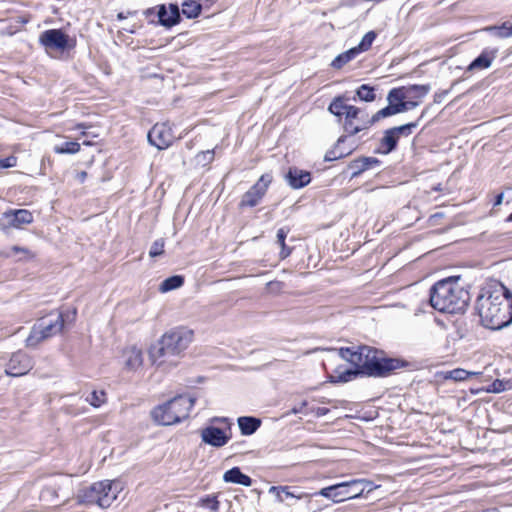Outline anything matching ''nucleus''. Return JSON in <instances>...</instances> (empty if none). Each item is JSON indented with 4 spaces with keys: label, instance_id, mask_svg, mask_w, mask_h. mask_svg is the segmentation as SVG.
<instances>
[{
    "label": "nucleus",
    "instance_id": "0e129e2a",
    "mask_svg": "<svg viewBox=\"0 0 512 512\" xmlns=\"http://www.w3.org/2000/svg\"><path fill=\"white\" fill-rule=\"evenodd\" d=\"M506 221L507 222H512V213L507 217Z\"/></svg>",
    "mask_w": 512,
    "mask_h": 512
},
{
    "label": "nucleus",
    "instance_id": "9d476101",
    "mask_svg": "<svg viewBox=\"0 0 512 512\" xmlns=\"http://www.w3.org/2000/svg\"><path fill=\"white\" fill-rule=\"evenodd\" d=\"M34 366L33 359L24 351L13 353L5 365V374L20 377L27 374Z\"/></svg>",
    "mask_w": 512,
    "mask_h": 512
},
{
    "label": "nucleus",
    "instance_id": "5701e85b",
    "mask_svg": "<svg viewBox=\"0 0 512 512\" xmlns=\"http://www.w3.org/2000/svg\"><path fill=\"white\" fill-rule=\"evenodd\" d=\"M347 139L346 135H342L338 138L337 143L335 146L326 152L324 156V160L327 162L334 161L337 159L344 158L352 153V148H348L346 150H343L341 148V144L344 143Z\"/></svg>",
    "mask_w": 512,
    "mask_h": 512
},
{
    "label": "nucleus",
    "instance_id": "864d4df0",
    "mask_svg": "<svg viewBox=\"0 0 512 512\" xmlns=\"http://www.w3.org/2000/svg\"><path fill=\"white\" fill-rule=\"evenodd\" d=\"M361 480H362V482H361L360 487H363L364 489L368 488V492L372 491L375 488L371 481L366 480V479H361Z\"/></svg>",
    "mask_w": 512,
    "mask_h": 512
},
{
    "label": "nucleus",
    "instance_id": "c85d7f7f",
    "mask_svg": "<svg viewBox=\"0 0 512 512\" xmlns=\"http://www.w3.org/2000/svg\"><path fill=\"white\" fill-rule=\"evenodd\" d=\"M349 108H357L353 105H347L344 103V100L342 97H336L333 99V101L330 103L328 110L333 115L337 116L339 119V123L343 121V117L347 116V112L349 111Z\"/></svg>",
    "mask_w": 512,
    "mask_h": 512
},
{
    "label": "nucleus",
    "instance_id": "3c124183",
    "mask_svg": "<svg viewBox=\"0 0 512 512\" xmlns=\"http://www.w3.org/2000/svg\"><path fill=\"white\" fill-rule=\"evenodd\" d=\"M492 387V391L496 393L502 392L504 390L503 383L499 380L494 381Z\"/></svg>",
    "mask_w": 512,
    "mask_h": 512
},
{
    "label": "nucleus",
    "instance_id": "c756f323",
    "mask_svg": "<svg viewBox=\"0 0 512 512\" xmlns=\"http://www.w3.org/2000/svg\"><path fill=\"white\" fill-rule=\"evenodd\" d=\"M269 493L274 494L279 502H284L286 498L301 499L304 496L303 494L294 493L288 486H272Z\"/></svg>",
    "mask_w": 512,
    "mask_h": 512
},
{
    "label": "nucleus",
    "instance_id": "e2e57ef3",
    "mask_svg": "<svg viewBox=\"0 0 512 512\" xmlns=\"http://www.w3.org/2000/svg\"><path fill=\"white\" fill-rule=\"evenodd\" d=\"M125 31H127L128 33H135L134 28H125Z\"/></svg>",
    "mask_w": 512,
    "mask_h": 512
},
{
    "label": "nucleus",
    "instance_id": "13d9d810",
    "mask_svg": "<svg viewBox=\"0 0 512 512\" xmlns=\"http://www.w3.org/2000/svg\"><path fill=\"white\" fill-rule=\"evenodd\" d=\"M76 178L80 183H83L85 181V179L87 178V172H85V171L78 172L76 175Z\"/></svg>",
    "mask_w": 512,
    "mask_h": 512
},
{
    "label": "nucleus",
    "instance_id": "bb28decb",
    "mask_svg": "<svg viewBox=\"0 0 512 512\" xmlns=\"http://www.w3.org/2000/svg\"><path fill=\"white\" fill-rule=\"evenodd\" d=\"M359 375H362V373H360V371L355 368H349V369L342 370L339 367L335 370L334 374H331L329 376V381L331 383H346V382H349L352 379L356 378Z\"/></svg>",
    "mask_w": 512,
    "mask_h": 512
},
{
    "label": "nucleus",
    "instance_id": "a211bd4d",
    "mask_svg": "<svg viewBox=\"0 0 512 512\" xmlns=\"http://www.w3.org/2000/svg\"><path fill=\"white\" fill-rule=\"evenodd\" d=\"M287 183L293 189H301L311 182V175L308 171L290 167L285 175Z\"/></svg>",
    "mask_w": 512,
    "mask_h": 512
},
{
    "label": "nucleus",
    "instance_id": "79ce46f5",
    "mask_svg": "<svg viewBox=\"0 0 512 512\" xmlns=\"http://www.w3.org/2000/svg\"><path fill=\"white\" fill-rule=\"evenodd\" d=\"M422 117H423V114L418 118L417 121L410 122V123H407V124H404L401 126L392 127V130L395 132V134L398 136V138H400L401 136L408 137L412 134L413 129H415L418 126L419 121Z\"/></svg>",
    "mask_w": 512,
    "mask_h": 512
},
{
    "label": "nucleus",
    "instance_id": "7ed1b4c3",
    "mask_svg": "<svg viewBox=\"0 0 512 512\" xmlns=\"http://www.w3.org/2000/svg\"><path fill=\"white\" fill-rule=\"evenodd\" d=\"M192 340V330L185 327L172 329L150 348V359L153 364L163 369L176 366L178 357L188 348Z\"/></svg>",
    "mask_w": 512,
    "mask_h": 512
},
{
    "label": "nucleus",
    "instance_id": "473e14b6",
    "mask_svg": "<svg viewBox=\"0 0 512 512\" xmlns=\"http://www.w3.org/2000/svg\"><path fill=\"white\" fill-rule=\"evenodd\" d=\"M483 30L499 38H508L512 36V24H509V22H504L500 26H487Z\"/></svg>",
    "mask_w": 512,
    "mask_h": 512
},
{
    "label": "nucleus",
    "instance_id": "9b49d317",
    "mask_svg": "<svg viewBox=\"0 0 512 512\" xmlns=\"http://www.w3.org/2000/svg\"><path fill=\"white\" fill-rule=\"evenodd\" d=\"M70 315L71 320H74L76 316V309H74L71 313L67 312L66 314L60 311H53L46 317L40 318L37 322L50 337H53L63 330L65 321L66 319L70 318Z\"/></svg>",
    "mask_w": 512,
    "mask_h": 512
},
{
    "label": "nucleus",
    "instance_id": "f8f14e48",
    "mask_svg": "<svg viewBox=\"0 0 512 512\" xmlns=\"http://www.w3.org/2000/svg\"><path fill=\"white\" fill-rule=\"evenodd\" d=\"M371 347L359 346L356 349L345 347L339 349V356L352 364L355 369L359 370L362 375L365 374V365L370 354L372 353Z\"/></svg>",
    "mask_w": 512,
    "mask_h": 512
},
{
    "label": "nucleus",
    "instance_id": "680f3d73",
    "mask_svg": "<svg viewBox=\"0 0 512 512\" xmlns=\"http://www.w3.org/2000/svg\"><path fill=\"white\" fill-rule=\"evenodd\" d=\"M155 14V8H148L147 10L144 11V15L146 17H150L151 15H154Z\"/></svg>",
    "mask_w": 512,
    "mask_h": 512
},
{
    "label": "nucleus",
    "instance_id": "de8ad7c7",
    "mask_svg": "<svg viewBox=\"0 0 512 512\" xmlns=\"http://www.w3.org/2000/svg\"><path fill=\"white\" fill-rule=\"evenodd\" d=\"M12 251L14 253H19V252L23 253L24 254L23 258L33 257L32 253L28 249H26V248H21V247H18V246H14L12 248ZM20 259H22V257H20Z\"/></svg>",
    "mask_w": 512,
    "mask_h": 512
},
{
    "label": "nucleus",
    "instance_id": "a878e982",
    "mask_svg": "<svg viewBox=\"0 0 512 512\" xmlns=\"http://www.w3.org/2000/svg\"><path fill=\"white\" fill-rule=\"evenodd\" d=\"M6 218L9 219L10 225L20 227L24 224H30L33 221V215L30 211L25 209L15 210L12 213H7Z\"/></svg>",
    "mask_w": 512,
    "mask_h": 512
},
{
    "label": "nucleus",
    "instance_id": "0eeeda50",
    "mask_svg": "<svg viewBox=\"0 0 512 512\" xmlns=\"http://www.w3.org/2000/svg\"><path fill=\"white\" fill-rule=\"evenodd\" d=\"M362 480H350L340 482L320 489L316 495L331 499L334 503H340L345 500L359 498L364 493V488L360 487Z\"/></svg>",
    "mask_w": 512,
    "mask_h": 512
},
{
    "label": "nucleus",
    "instance_id": "423d86ee",
    "mask_svg": "<svg viewBox=\"0 0 512 512\" xmlns=\"http://www.w3.org/2000/svg\"><path fill=\"white\" fill-rule=\"evenodd\" d=\"M409 363L400 358L384 356L382 351L372 349L370 358L365 365V374L369 377L384 378L390 376L394 371L405 368Z\"/></svg>",
    "mask_w": 512,
    "mask_h": 512
},
{
    "label": "nucleus",
    "instance_id": "8fccbe9b",
    "mask_svg": "<svg viewBox=\"0 0 512 512\" xmlns=\"http://www.w3.org/2000/svg\"><path fill=\"white\" fill-rule=\"evenodd\" d=\"M211 422L212 423H225L228 425V430H230V425H231V422L229 420V418H226V417H214L211 419Z\"/></svg>",
    "mask_w": 512,
    "mask_h": 512
},
{
    "label": "nucleus",
    "instance_id": "393cba45",
    "mask_svg": "<svg viewBox=\"0 0 512 512\" xmlns=\"http://www.w3.org/2000/svg\"><path fill=\"white\" fill-rule=\"evenodd\" d=\"M402 112H404L403 104L395 105V104L388 103V105L386 107L380 109L371 118H369V122H367V123L375 124L383 118H387V117H390V116H393V115H396V114H399Z\"/></svg>",
    "mask_w": 512,
    "mask_h": 512
},
{
    "label": "nucleus",
    "instance_id": "5fc2aeb1",
    "mask_svg": "<svg viewBox=\"0 0 512 512\" xmlns=\"http://www.w3.org/2000/svg\"><path fill=\"white\" fill-rule=\"evenodd\" d=\"M136 14V11H128L126 14L124 12H119L117 14V19L118 20H124L126 19L128 16H133Z\"/></svg>",
    "mask_w": 512,
    "mask_h": 512
},
{
    "label": "nucleus",
    "instance_id": "58836bf2",
    "mask_svg": "<svg viewBox=\"0 0 512 512\" xmlns=\"http://www.w3.org/2000/svg\"><path fill=\"white\" fill-rule=\"evenodd\" d=\"M288 232H289V230H287L285 228H280L277 231V243L281 246V252H280L281 259H285L291 253V249L285 243Z\"/></svg>",
    "mask_w": 512,
    "mask_h": 512
},
{
    "label": "nucleus",
    "instance_id": "6e6d98bb",
    "mask_svg": "<svg viewBox=\"0 0 512 512\" xmlns=\"http://www.w3.org/2000/svg\"><path fill=\"white\" fill-rule=\"evenodd\" d=\"M202 155L205 160L211 161L214 157V151L213 150H207L205 152H202Z\"/></svg>",
    "mask_w": 512,
    "mask_h": 512
},
{
    "label": "nucleus",
    "instance_id": "4468645a",
    "mask_svg": "<svg viewBox=\"0 0 512 512\" xmlns=\"http://www.w3.org/2000/svg\"><path fill=\"white\" fill-rule=\"evenodd\" d=\"M148 141L159 150L170 147L174 141L172 129L165 123L155 124L148 132Z\"/></svg>",
    "mask_w": 512,
    "mask_h": 512
},
{
    "label": "nucleus",
    "instance_id": "bf43d9fd",
    "mask_svg": "<svg viewBox=\"0 0 512 512\" xmlns=\"http://www.w3.org/2000/svg\"><path fill=\"white\" fill-rule=\"evenodd\" d=\"M328 412H329V409H328V408H325V407H318V408H317V410H316V415H317L318 417H321V416L326 415Z\"/></svg>",
    "mask_w": 512,
    "mask_h": 512
},
{
    "label": "nucleus",
    "instance_id": "2eb2a0df",
    "mask_svg": "<svg viewBox=\"0 0 512 512\" xmlns=\"http://www.w3.org/2000/svg\"><path fill=\"white\" fill-rule=\"evenodd\" d=\"M230 439V434L228 435L223 429L213 425L207 426L201 430L202 442L216 448L225 446Z\"/></svg>",
    "mask_w": 512,
    "mask_h": 512
},
{
    "label": "nucleus",
    "instance_id": "c03bdc74",
    "mask_svg": "<svg viewBox=\"0 0 512 512\" xmlns=\"http://www.w3.org/2000/svg\"><path fill=\"white\" fill-rule=\"evenodd\" d=\"M404 90H405L404 87L393 88L392 90H390L387 95L388 103L395 104V105L403 104V101L406 98V94H405Z\"/></svg>",
    "mask_w": 512,
    "mask_h": 512
},
{
    "label": "nucleus",
    "instance_id": "6ab92c4d",
    "mask_svg": "<svg viewBox=\"0 0 512 512\" xmlns=\"http://www.w3.org/2000/svg\"><path fill=\"white\" fill-rule=\"evenodd\" d=\"M380 160L375 157H360L349 163V168L353 170L351 178H356L364 171L380 165Z\"/></svg>",
    "mask_w": 512,
    "mask_h": 512
},
{
    "label": "nucleus",
    "instance_id": "ea45409f",
    "mask_svg": "<svg viewBox=\"0 0 512 512\" xmlns=\"http://www.w3.org/2000/svg\"><path fill=\"white\" fill-rule=\"evenodd\" d=\"M479 372H470L465 369L457 368L447 373L446 378L454 381H464L472 376L479 375Z\"/></svg>",
    "mask_w": 512,
    "mask_h": 512
},
{
    "label": "nucleus",
    "instance_id": "a19ab883",
    "mask_svg": "<svg viewBox=\"0 0 512 512\" xmlns=\"http://www.w3.org/2000/svg\"><path fill=\"white\" fill-rule=\"evenodd\" d=\"M106 399V392L104 390H94L86 397V401L95 408H99L104 404Z\"/></svg>",
    "mask_w": 512,
    "mask_h": 512
},
{
    "label": "nucleus",
    "instance_id": "f3484780",
    "mask_svg": "<svg viewBox=\"0 0 512 512\" xmlns=\"http://www.w3.org/2000/svg\"><path fill=\"white\" fill-rule=\"evenodd\" d=\"M496 48H485L467 67V71H479L487 69L497 57Z\"/></svg>",
    "mask_w": 512,
    "mask_h": 512
},
{
    "label": "nucleus",
    "instance_id": "c9c22d12",
    "mask_svg": "<svg viewBox=\"0 0 512 512\" xmlns=\"http://www.w3.org/2000/svg\"><path fill=\"white\" fill-rule=\"evenodd\" d=\"M376 32L375 31H369L367 32L361 39L360 43L354 47L356 49L357 53L360 54L362 52L368 51L374 40L376 39Z\"/></svg>",
    "mask_w": 512,
    "mask_h": 512
},
{
    "label": "nucleus",
    "instance_id": "f257e3e1",
    "mask_svg": "<svg viewBox=\"0 0 512 512\" xmlns=\"http://www.w3.org/2000/svg\"><path fill=\"white\" fill-rule=\"evenodd\" d=\"M475 309L482 325L500 330L512 323V292L499 281H490L480 290Z\"/></svg>",
    "mask_w": 512,
    "mask_h": 512
},
{
    "label": "nucleus",
    "instance_id": "f704fd0d",
    "mask_svg": "<svg viewBox=\"0 0 512 512\" xmlns=\"http://www.w3.org/2000/svg\"><path fill=\"white\" fill-rule=\"evenodd\" d=\"M404 92L406 97H417L422 98L428 94L430 91V85H410L408 87H404Z\"/></svg>",
    "mask_w": 512,
    "mask_h": 512
},
{
    "label": "nucleus",
    "instance_id": "2f4dec72",
    "mask_svg": "<svg viewBox=\"0 0 512 512\" xmlns=\"http://www.w3.org/2000/svg\"><path fill=\"white\" fill-rule=\"evenodd\" d=\"M202 5L194 0H186L182 4V13L188 19H194L201 13Z\"/></svg>",
    "mask_w": 512,
    "mask_h": 512
},
{
    "label": "nucleus",
    "instance_id": "412c9836",
    "mask_svg": "<svg viewBox=\"0 0 512 512\" xmlns=\"http://www.w3.org/2000/svg\"><path fill=\"white\" fill-rule=\"evenodd\" d=\"M240 432L244 436L254 434L261 426V419L254 416H241L237 419Z\"/></svg>",
    "mask_w": 512,
    "mask_h": 512
},
{
    "label": "nucleus",
    "instance_id": "ddd939ff",
    "mask_svg": "<svg viewBox=\"0 0 512 512\" xmlns=\"http://www.w3.org/2000/svg\"><path fill=\"white\" fill-rule=\"evenodd\" d=\"M369 118H364L360 108H349L347 116L341 122L345 135L353 136L363 130L369 129L373 124H368Z\"/></svg>",
    "mask_w": 512,
    "mask_h": 512
},
{
    "label": "nucleus",
    "instance_id": "72a5a7b5",
    "mask_svg": "<svg viewBox=\"0 0 512 512\" xmlns=\"http://www.w3.org/2000/svg\"><path fill=\"white\" fill-rule=\"evenodd\" d=\"M184 283V278L180 275H174L166 278L161 284H160V291L161 292H168L174 289H177L181 287Z\"/></svg>",
    "mask_w": 512,
    "mask_h": 512
},
{
    "label": "nucleus",
    "instance_id": "cd10ccee",
    "mask_svg": "<svg viewBox=\"0 0 512 512\" xmlns=\"http://www.w3.org/2000/svg\"><path fill=\"white\" fill-rule=\"evenodd\" d=\"M51 338L47 332L40 327V324L36 322L31 328L30 334L26 339L27 347H37L42 341Z\"/></svg>",
    "mask_w": 512,
    "mask_h": 512
},
{
    "label": "nucleus",
    "instance_id": "b1692460",
    "mask_svg": "<svg viewBox=\"0 0 512 512\" xmlns=\"http://www.w3.org/2000/svg\"><path fill=\"white\" fill-rule=\"evenodd\" d=\"M124 357H125L124 364L128 370H136L143 363L142 352H141V350H139L135 347L125 350Z\"/></svg>",
    "mask_w": 512,
    "mask_h": 512
},
{
    "label": "nucleus",
    "instance_id": "69168bd1",
    "mask_svg": "<svg viewBox=\"0 0 512 512\" xmlns=\"http://www.w3.org/2000/svg\"><path fill=\"white\" fill-rule=\"evenodd\" d=\"M83 144L89 146V145H91V142L90 141H84Z\"/></svg>",
    "mask_w": 512,
    "mask_h": 512
},
{
    "label": "nucleus",
    "instance_id": "20e7f679",
    "mask_svg": "<svg viewBox=\"0 0 512 512\" xmlns=\"http://www.w3.org/2000/svg\"><path fill=\"white\" fill-rule=\"evenodd\" d=\"M122 490L121 483L115 480L98 481L79 490L77 500L86 506L97 505L108 508Z\"/></svg>",
    "mask_w": 512,
    "mask_h": 512
},
{
    "label": "nucleus",
    "instance_id": "49530a36",
    "mask_svg": "<svg viewBox=\"0 0 512 512\" xmlns=\"http://www.w3.org/2000/svg\"><path fill=\"white\" fill-rule=\"evenodd\" d=\"M17 159L14 156H9L4 159H0V169L11 168L16 165Z\"/></svg>",
    "mask_w": 512,
    "mask_h": 512
},
{
    "label": "nucleus",
    "instance_id": "4c0bfd02",
    "mask_svg": "<svg viewBox=\"0 0 512 512\" xmlns=\"http://www.w3.org/2000/svg\"><path fill=\"white\" fill-rule=\"evenodd\" d=\"M80 150V144L75 141H67L54 147L57 154H75Z\"/></svg>",
    "mask_w": 512,
    "mask_h": 512
},
{
    "label": "nucleus",
    "instance_id": "6e6552de",
    "mask_svg": "<svg viewBox=\"0 0 512 512\" xmlns=\"http://www.w3.org/2000/svg\"><path fill=\"white\" fill-rule=\"evenodd\" d=\"M39 43L46 52H64L76 47V39L69 37V35L61 29H48L43 31L39 36Z\"/></svg>",
    "mask_w": 512,
    "mask_h": 512
},
{
    "label": "nucleus",
    "instance_id": "39448f33",
    "mask_svg": "<svg viewBox=\"0 0 512 512\" xmlns=\"http://www.w3.org/2000/svg\"><path fill=\"white\" fill-rule=\"evenodd\" d=\"M194 404V397L190 395H178L164 404L155 407L151 415L153 420L160 425H174L189 417Z\"/></svg>",
    "mask_w": 512,
    "mask_h": 512
},
{
    "label": "nucleus",
    "instance_id": "f03ea898",
    "mask_svg": "<svg viewBox=\"0 0 512 512\" xmlns=\"http://www.w3.org/2000/svg\"><path fill=\"white\" fill-rule=\"evenodd\" d=\"M470 295L459 283V277L436 282L430 289L429 303L441 313H461L468 306Z\"/></svg>",
    "mask_w": 512,
    "mask_h": 512
},
{
    "label": "nucleus",
    "instance_id": "1a4fd4ad",
    "mask_svg": "<svg viewBox=\"0 0 512 512\" xmlns=\"http://www.w3.org/2000/svg\"><path fill=\"white\" fill-rule=\"evenodd\" d=\"M271 182L272 176L270 174H263L258 181L244 193L239 206L241 208L257 206L265 196Z\"/></svg>",
    "mask_w": 512,
    "mask_h": 512
},
{
    "label": "nucleus",
    "instance_id": "4be33fe9",
    "mask_svg": "<svg viewBox=\"0 0 512 512\" xmlns=\"http://www.w3.org/2000/svg\"><path fill=\"white\" fill-rule=\"evenodd\" d=\"M223 480L227 483H235L240 484L245 487H250L252 485V479L242 473L239 467H233L227 470L223 475Z\"/></svg>",
    "mask_w": 512,
    "mask_h": 512
},
{
    "label": "nucleus",
    "instance_id": "603ef678",
    "mask_svg": "<svg viewBox=\"0 0 512 512\" xmlns=\"http://www.w3.org/2000/svg\"><path fill=\"white\" fill-rule=\"evenodd\" d=\"M417 105H418V102H415V101H405L404 100L403 101L404 112L407 111V110L415 108Z\"/></svg>",
    "mask_w": 512,
    "mask_h": 512
},
{
    "label": "nucleus",
    "instance_id": "09e8293b",
    "mask_svg": "<svg viewBox=\"0 0 512 512\" xmlns=\"http://www.w3.org/2000/svg\"><path fill=\"white\" fill-rule=\"evenodd\" d=\"M447 95H448V90H443V91L435 93L434 102L441 103Z\"/></svg>",
    "mask_w": 512,
    "mask_h": 512
},
{
    "label": "nucleus",
    "instance_id": "4d7b16f0",
    "mask_svg": "<svg viewBox=\"0 0 512 512\" xmlns=\"http://www.w3.org/2000/svg\"><path fill=\"white\" fill-rule=\"evenodd\" d=\"M305 406H307V402L303 401L299 407H294L292 412L294 414L302 413Z\"/></svg>",
    "mask_w": 512,
    "mask_h": 512
},
{
    "label": "nucleus",
    "instance_id": "e433bc0d",
    "mask_svg": "<svg viewBox=\"0 0 512 512\" xmlns=\"http://www.w3.org/2000/svg\"><path fill=\"white\" fill-rule=\"evenodd\" d=\"M356 95L360 100L365 102H372L376 98L374 87L367 84H363L358 87L356 90Z\"/></svg>",
    "mask_w": 512,
    "mask_h": 512
},
{
    "label": "nucleus",
    "instance_id": "052dcab7",
    "mask_svg": "<svg viewBox=\"0 0 512 512\" xmlns=\"http://www.w3.org/2000/svg\"><path fill=\"white\" fill-rule=\"evenodd\" d=\"M503 198H504L503 193H499L498 195H496L495 200H494V206L500 205L503 201Z\"/></svg>",
    "mask_w": 512,
    "mask_h": 512
},
{
    "label": "nucleus",
    "instance_id": "7c9ffc66",
    "mask_svg": "<svg viewBox=\"0 0 512 512\" xmlns=\"http://www.w3.org/2000/svg\"><path fill=\"white\" fill-rule=\"evenodd\" d=\"M358 55L359 54L357 53L356 49H354V47L350 48L349 50L336 56L331 62V67L334 69H341L347 63L355 59Z\"/></svg>",
    "mask_w": 512,
    "mask_h": 512
},
{
    "label": "nucleus",
    "instance_id": "37998d69",
    "mask_svg": "<svg viewBox=\"0 0 512 512\" xmlns=\"http://www.w3.org/2000/svg\"><path fill=\"white\" fill-rule=\"evenodd\" d=\"M199 506L208 509L213 512H217L219 510L220 503L215 495H206L205 497L200 498Z\"/></svg>",
    "mask_w": 512,
    "mask_h": 512
},
{
    "label": "nucleus",
    "instance_id": "aec40b11",
    "mask_svg": "<svg viewBox=\"0 0 512 512\" xmlns=\"http://www.w3.org/2000/svg\"><path fill=\"white\" fill-rule=\"evenodd\" d=\"M398 141V136L395 134L392 128H389L384 131L383 137L380 140V145L377 148L376 152L384 155L389 154L396 150Z\"/></svg>",
    "mask_w": 512,
    "mask_h": 512
},
{
    "label": "nucleus",
    "instance_id": "dca6fc26",
    "mask_svg": "<svg viewBox=\"0 0 512 512\" xmlns=\"http://www.w3.org/2000/svg\"><path fill=\"white\" fill-rule=\"evenodd\" d=\"M157 10L158 24L166 28H171L181 21L180 9L177 4L171 3L169 10L164 4L159 5Z\"/></svg>",
    "mask_w": 512,
    "mask_h": 512
},
{
    "label": "nucleus",
    "instance_id": "a18cd8bd",
    "mask_svg": "<svg viewBox=\"0 0 512 512\" xmlns=\"http://www.w3.org/2000/svg\"><path fill=\"white\" fill-rule=\"evenodd\" d=\"M164 245L165 242L163 239H157L154 241L149 250L150 257L154 258L162 255L164 253Z\"/></svg>",
    "mask_w": 512,
    "mask_h": 512
}]
</instances>
